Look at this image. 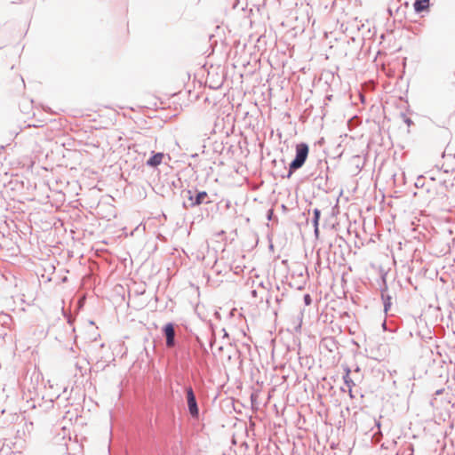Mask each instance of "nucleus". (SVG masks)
<instances>
[{"label":"nucleus","mask_w":455,"mask_h":455,"mask_svg":"<svg viewBox=\"0 0 455 455\" xmlns=\"http://www.w3.org/2000/svg\"><path fill=\"white\" fill-rule=\"evenodd\" d=\"M308 151L309 148L306 143H300L296 146L295 158L291 162L289 171L285 178H290L295 171L303 166L307 158ZM283 177L284 178V176Z\"/></svg>","instance_id":"f257e3e1"},{"label":"nucleus","mask_w":455,"mask_h":455,"mask_svg":"<svg viewBox=\"0 0 455 455\" xmlns=\"http://www.w3.org/2000/svg\"><path fill=\"white\" fill-rule=\"evenodd\" d=\"M185 391L187 395L188 411L193 418H197L199 416V408L194 390L191 386H188L185 388Z\"/></svg>","instance_id":"f03ea898"},{"label":"nucleus","mask_w":455,"mask_h":455,"mask_svg":"<svg viewBox=\"0 0 455 455\" xmlns=\"http://www.w3.org/2000/svg\"><path fill=\"white\" fill-rule=\"evenodd\" d=\"M188 203H184L185 207H195L198 206L204 203H210V201H205L208 197V194L205 191L198 192L196 195H193L191 190H188Z\"/></svg>","instance_id":"7ed1b4c3"},{"label":"nucleus","mask_w":455,"mask_h":455,"mask_svg":"<svg viewBox=\"0 0 455 455\" xmlns=\"http://www.w3.org/2000/svg\"><path fill=\"white\" fill-rule=\"evenodd\" d=\"M163 333L165 337L166 347L168 348L174 347L176 346L174 324L172 323H166L163 328Z\"/></svg>","instance_id":"20e7f679"},{"label":"nucleus","mask_w":455,"mask_h":455,"mask_svg":"<svg viewBox=\"0 0 455 455\" xmlns=\"http://www.w3.org/2000/svg\"><path fill=\"white\" fill-rule=\"evenodd\" d=\"M12 324V318L10 315L0 314V337L4 338L7 335V331L11 329Z\"/></svg>","instance_id":"39448f33"},{"label":"nucleus","mask_w":455,"mask_h":455,"mask_svg":"<svg viewBox=\"0 0 455 455\" xmlns=\"http://www.w3.org/2000/svg\"><path fill=\"white\" fill-rule=\"evenodd\" d=\"M164 156V153H156L148 159L146 164L149 167H156L162 163Z\"/></svg>","instance_id":"423d86ee"},{"label":"nucleus","mask_w":455,"mask_h":455,"mask_svg":"<svg viewBox=\"0 0 455 455\" xmlns=\"http://www.w3.org/2000/svg\"><path fill=\"white\" fill-rule=\"evenodd\" d=\"M413 7L416 12L426 11L429 7V0H415Z\"/></svg>","instance_id":"0eeeda50"},{"label":"nucleus","mask_w":455,"mask_h":455,"mask_svg":"<svg viewBox=\"0 0 455 455\" xmlns=\"http://www.w3.org/2000/svg\"><path fill=\"white\" fill-rule=\"evenodd\" d=\"M314 216H313V220H312V222H313V226L315 228V235H318V225H319V219H320V216H321V212L319 209L315 208L314 209Z\"/></svg>","instance_id":"6e6552de"},{"label":"nucleus","mask_w":455,"mask_h":455,"mask_svg":"<svg viewBox=\"0 0 455 455\" xmlns=\"http://www.w3.org/2000/svg\"><path fill=\"white\" fill-rule=\"evenodd\" d=\"M343 379L345 385L348 388L352 387L355 385L354 381L350 378V369L347 366L345 368V375L343 376Z\"/></svg>","instance_id":"1a4fd4ad"},{"label":"nucleus","mask_w":455,"mask_h":455,"mask_svg":"<svg viewBox=\"0 0 455 455\" xmlns=\"http://www.w3.org/2000/svg\"><path fill=\"white\" fill-rule=\"evenodd\" d=\"M382 299H384V310L387 313L391 306L390 302V297L387 296L386 299L384 298V295L382 294Z\"/></svg>","instance_id":"9d476101"},{"label":"nucleus","mask_w":455,"mask_h":455,"mask_svg":"<svg viewBox=\"0 0 455 455\" xmlns=\"http://www.w3.org/2000/svg\"><path fill=\"white\" fill-rule=\"evenodd\" d=\"M311 301H312V299H311L310 295H309V294H305V295H304V302H305V304H306L307 306H308V305H310V304H311Z\"/></svg>","instance_id":"9b49d317"},{"label":"nucleus","mask_w":455,"mask_h":455,"mask_svg":"<svg viewBox=\"0 0 455 455\" xmlns=\"http://www.w3.org/2000/svg\"><path fill=\"white\" fill-rule=\"evenodd\" d=\"M251 295H252V297L256 298L257 297V291L256 290H252L251 291Z\"/></svg>","instance_id":"f8f14e48"},{"label":"nucleus","mask_w":455,"mask_h":455,"mask_svg":"<svg viewBox=\"0 0 455 455\" xmlns=\"http://www.w3.org/2000/svg\"><path fill=\"white\" fill-rule=\"evenodd\" d=\"M273 214V211L272 210H269L268 211V214H267V218L270 220L271 219V216Z\"/></svg>","instance_id":"ddd939ff"},{"label":"nucleus","mask_w":455,"mask_h":455,"mask_svg":"<svg viewBox=\"0 0 455 455\" xmlns=\"http://www.w3.org/2000/svg\"><path fill=\"white\" fill-rule=\"evenodd\" d=\"M348 389H349V390H348L349 396H350L351 398H353V397H354V395H353V393H352V387H350V388H348Z\"/></svg>","instance_id":"4468645a"},{"label":"nucleus","mask_w":455,"mask_h":455,"mask_svg":"<svg viewBox=\"0 0 455 455\" xmlns=\"http://www.w3.org/2000/svg\"><path fill=\"white\" fill-rule=\"evenodd\" d=\"M443 393V389H439L435 392L436 395H441Z\"/></svg>","instance_id":"2eb2a0df"},{"label":"nucleus","mask_w":455,"mask_h":455,"mask_svg":"<svg viewBox=\"0 0 455 455\" xmlns=\"http://www.w3.org/2000/svg\"><path fill=\"white\" fill-rule=\"evenodd\" d=\"M406 123H407L408 124H410L411 123V121L410 119H407V120H406Z\"/></svg>","instance_id":"dca6fc26"},{"label":"nucleus","mask_w":455,"mask_h":455,"mask_svg":"<svg viewBox=\"0 0 455 455\" xmlns=\"http://www.w3.org/2000/svg\"><path fill=\"white\" fill-rule=\"evenodd\" d=\"M259 285L264 287L263 282H260Z\"/></svg>","instance_id":"f3484780"},{"label":"nucleus","mask_w":455,"mask_h":455,"mask_svg":"<svg viewBox=\"0 0 455 455\" xmlns=\"http://www.w3.org/2000/svg\"><path fill=\"white\" fill-rule=\"evenodd\" d=\"M276 301H277V302H280V301H281V299H280V298H276Z\"/></svg>","instance_id":"a211bd4d"}]
</instances>
